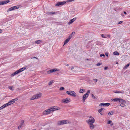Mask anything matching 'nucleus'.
<instances>
[{
	"label": "nucleus",
	"instance_id": "nucleus-1",
	"mask_svg": "<svg viewBox=\"0 0 130 130\" xmlns=\"http://www.w3.org/2000/svg\"><path fill=\"white\" fill-rule=\"evenodd\" d=\"M66 93L69 95L72 96L74 97L76 96V93L74 91H67Z\"/></svg>",
	"mask_w": 130,
	"mask_h": 130
},
{
	"label": "nucleus",
	"instance_id": "nucleus-2",
	"mask_svg": "<svg viewBox=\"0 0 130 130\" xmlns=\"http://www.w3.org/2000/svg\"><path fill=\"white\" fill-rule=\"evenodd\" d=\"M69 121L67 120H63L60 121H58V125H63L65 124H67L68 123Z\"/></svg>",
	"mask_w": 130,
	"mask_h": 130
},
{
	"label": "nucleus",
	"instance_id": "nucleus-3",
	"mask_svg": "<svg viewBox=\"0 0 130 130\" xmlns=\"http://www.w3.org/2000/svg\"><path fill=\"white\" fill-rule=\"evenodd\" d=\"M90 93V90L88 91L87 92L83 95V101L85 102V99L88 97Z\"/></svg>",
	"mask_w": 130,
	"mask_h": 130
},
{
	"label": "nucleus",
	"instance_id": "nucleus-4",
	"mask_svg": "<svg viewBox=\"0 0 130 130\" xmlns=\"http://www.w3.org/2000/svg\"><path fill=\"white\" fill-rule=\"evenodd\" d=\"M90 118L91 119H89L88 121V123L89 124L91 125V124H93V123L94 122L95 120L92 117H90Z\"/></svg>",
	"mask_w": 130,
	"mask_h": 130
},
{
	"label": "nucleus",
	"instance_id": "nucleus-5",
	"mask_svg": "<svg viewBox=\"0 0 130 130\" xmlns=\"http://www.w3.org/2000/svg\"><path fill=\"white\" fill-rule=\"evenodd\" d=\"M20 6H13L9 8L7 10V12L10 11L15 9H17L19 8Z\"/></svg>",
	"mask_w": 130,
	"mask_h": 130
},
{
	"label": "nucleus",
	"instance_id": "nucleus-6",
	"mask_svg": "<svg viewBox=\"0 0 130 130\" xmlns=\"http://www.w3.org/2000/svg\"><path fill=\"white\" fill-rule=\"evenodd\" d=\"M58 70L56 68L52 69L47 72V73L48 74H50L53 72L57 71Z\"/></svg>",
	"mask_w": 130,
	"mask_h": 130
},
{
	"label": "nucleus",
	"instance_id": "nucleus-7",
	"mask_svg": "<svg viewBox=\"0 0 130 130\" xmlns=\"http://www.w3.org/2000/svg\"><path fill=\"white\" fill-rule=\"evenodd\" d=\"M66 3L65 1H64L63 2H57L56 4L55 5L59 6L60 5H62Z\"/></svg>",
	"mask_w": 130,
	"mask_h": 130
},
{
	"label": "nucleus",
	"instance_id": "nucleus-8",
	"mask_svg": "<svg viewBox=\"0 0 130 130\" xmlns=\"http://www.w3.org/2000/svg\"><path fill=\"white\" fill-rule=\"evenodd\" d=\"M51 110H50V109L46 110L43 111V114L44 115H46L50 114L51 113Z\"/></svg>",
	"mask_w": 130,
	"mask_h": 130
},
{
	"label": "nucleus",
	"instance_id": "nucleus-9",
	"mask_svg": "<svg viewBox=\"0 0 130 130\" xmlns=\"http://www.w3.org/2000/svg\"><path fill=\"white\" fill-rule=\"evenodd\" d=\"M70 101V99L69 98H67L64 99L62 100V103H68Z\"/></svg>",
	"mask_w": 130,
	"mask_h": 130
},
{
	"label": "nucleus",
	"instance_id": "nucleus-10",
	"mask_svg": "<svg viewBox=\"0 0 130 130\" xmlns=\"http://www.w3.org/2000/svg\"><path fill=\"white\" fill-rule=\"evenodd\" d=\"M110 105L109 103H101L99 104V106H108Z\"/></svg>",
	"mask_w": 130,
	"mask_h": 130
},
{
	"label": "nucleus",
	"instance_id": "nucleus-11",
	"mask_svg": "<svg viewBox=\"0 0 130 130\" xmlns=\"http://www.w3.org/2000/svg\"><path fill=\"white\" fill-rule=\"evenodd\" d=\"M77 19V18L76 17H75L73 19L70 20L69 22L68 23V25H70L73 22L75 21Z\"/></svg>",
	"mask_w": 130,
	"mask_h": 130
},
{
	"label": "nucleus",
	"instance_id": "nucleus-12",
	"mask_svg": "<svg viewBox=\"0 0 130 130\" xmlns=\"http://www.w3.org/2000/svg\"><path fill=\"white\" fill-rule=\"evenodd\" d=\"M10 1L9 0L5 1H0V5H2L4 4H6L9 2Z\"/></svg>",
	"mask_w": 130,
	"mask_h": 130
},
{
	"label": "nucleus",
	"instance_id": "nucleus-13",
	"mask_svg": "<svg viewBox=\"0 0 130 130\" xmlns=\"http://www.w3.org/2000/svg\"><path fill=\"white\" fill-rule=\"evenodd\" d=\"M120 102L121 103L120 106L121 107H124L125 105L124 103H125V101L123 99V100H121Z\"/></svg>",
	"mask_w": 130,
	"mask_h": 130
},
{
	"label": "nucleus",
	"instance_id": "nucleus-14",
	"mask_svg": "<svg viewBox=\"0 0 130 130\" xmlns=\"http://www.w3.org/2000/svg\"><path fill=\"white\" fill-rule=\"evenodd\" d=\"M112 100L114 102L119 101L120 102L121 100H123V99L119 98H115L113 99H112Z\"/></svg>",
	"mask_w": 130,
	"mask_h": 130
},
{
	"label": "nucleus",
	"instance_id": "nucleus-15",
	"mask_svg": "<svg viewBox=\"0 0 130 130\" xmlns=\"http://www.w3.org/2000/svg\"><path fill=\"white\" fill-rule=\"evenodd\" d=\"M104 110V108H101L99 109L98 110V111L100 114L102 115L103 112H103Z\"/></svg>",
	"mask_w": 130,
	"mask_h": 130
},
{
	"label": "nucleus",
	"instance_id": "nucleus-16",
	"mask_svg": "<svg viewBox=\"0 0 130 130\" xmlns=\"http://www.w3.org/2000/svg\"><path fill=\"white\" fill-rule=\"evenodd\" d=\"M56 108H55V106L54 107H50V110H51V112H52L53 111L56 110Z\"/></svg>",
	"mask_w": 130,
	"mask_h": 130
},
{
	"label": "nucleus",
	"instance_id": "nucleus-17",
	"mask_svg": "<svg viewBox=\"0 0 130 130\" xmlns=\"http://www.w3.org/2000/svg\"><path fill=\"white\" fill-rule=\"evenodd\" d=\"M20 73L19 72V70H18L17 71H16L15 72H14V73H12V74L11 75V76H13L14 75H16V74Z\"/></svg>",
	"mask_w": 130,
	"mask_h": 130
},
{
	"label": "nucleus",
	"instance_id": "nucleus-18",
	"mask_svg": "<svg viewBox=\"0 0 130 130\" xmlns=\"http://www.w3.org/2000/svg\"><path fill=\"white\" fill-rule=\"evenodd\" d=\"M26 69V67H25L23 68H22L21 69H20L18 70L19 71V72L20 73L22 72V71H23L25 69Z\"/></svg>",
	"mask_w": 130,
	"mask_h": 130
},
{
	"label": "nucleus",
	"instance_id": "nucleus-19",
	"mask_svg": "<svg viewBox=\"0 0 130 130\" xmlns=\"http://www.w3.org/2000/svg\"><path fill=\"white\" fill-rule=\"evenodd\" d=\"M70 39V38L69 37L65 41L64 45L67 44L69 41Z\"/></svg>",
	"mask_w": 130,
	"mask_h": 130
},
{
	"label": "nucleus",
	"instance_id": "nucleus-20",
	"mask_svg": "<svg viewBox=\"0 0 130 130\" xmlns=\"http://www.w3.org/2000/svg\"><path fill=\"white\" fill-rule=\"evenodd\" d=\"M41 93H40L39 94H37L35 95L36 99H38L41 97Z\"/></svg>",
	"mask_w": 130,
	"mask_h": 130
},
{
	"label": "nucleus",
	"instance_id": "nucleus-21",
	"mask_svg": "<svg viewBox=\"0 0 130 130\" xmlns=\"http://www.w3.org/2000/svg\"><path fill=\"white\" fill-rule=\"evenodd\" d=\"M90 128L91 129H93L94 128L95 126L93 124L90 125L89 126Z\"/></svg>",
	"mask_w": 130,
	"mask_h": 130
},
{
	"label": "nucleus",
	"instance_id": "nucleus-22",
	"mask_svg": "<svg viewBox=\"0 0 130 130\" xmlns=\"http://www.w3.org/2000/svg\"><path fill=\"white\" fill-rule=\"evenodd\" d=\"M75 34V32H73L70 35L69 38H70L71 39V38L74 36Z\"/></svg>",
	"mask_w": 130,
	"mask_h": 130
},
{
	"label": "nucleus",
	"instance_id": "nucleus-23",
	"mask_svg": "<svg viewBox=\"0 0 130 130\" xmlns=\"http://www.w3.org/2000/svg\"><path fill=\"white\" fill-rule=\"evenodd\" d=\"M9 103L11 104L13 103H15V101H14L13 99L11 100H10V101L9 102Z\"/></svg>",
	"mask_w": 130,
	"mask_h": 130
},
{
	"label": "nucleus",
	"instance_id": "nucleus-24",
	"mask_svg": "<svg viewBox=\"0 0 130 130\" xmlns=\"http://www.w3.org/2000/svg\"><path fill=\"white\" fill-rule=\"evenodd\" d=\"M42 42V41L41 40H38L35 41V43L37 44H39L41 43Z\"/></svg>",
	"mask_w": 130,
	"mask_h": 130
},
{
	"label": "nucleus",
	"instance_id": "nucleus-25",
	"mask_svg": "<svg viewBox=\"0 0 130 130\" xmlns=\"http://www.w3.org/2000/svg\"><path fill=\"white\" fill-rule=\"evenodd\" d=\"M130 63H129L128 64H127L125 65L124 67V69H126L127 67L130 65Z\"/></svg>",
	"mask_w": 130,
	"mask_h": 130
},
{
	"label": "nucleus",
	"instance_id": "nucleus-26",
	"mask_svg": "<svg viewBox=\"0 0 130 130\" xmlns=\"http://www.w3.org/2000/svg\"><path fill=\"white\" fill-rule=\"evenodd\" d=\"M121 8H116L114 9V10L116 11H118Z\"/></svg>",
	"mask_w": 130,
	"mask_h": 130
},
{
	"label": "nucleus",
	"instance_id": "nucleus-27",
	"mask_svg": "<svg viewBox=\"0 0 130 130\" xmlns=\"http://www.w3.org/2000/svg\"><path fill=\"white\" fill-rule=\"evenodd\" d=\"M113 54L116 55H119V53L117 51H115L114 52Z\"/></svg>",
	"mask_w": 130,
	"mask_h": 130
},
{
	"label": "nucleus",
	"instance_id": "nucleus-28",
	"mask_svg": "<svg viewBox=\"0 0 130 130\" xmlns=\"http://www.w3.org/2000/svg\"><path fill=\"white\" fill-rule=\"evenodd\" d=\"M84 91V89H81L80 90L79 92L80 93H83Z\"/></svg>",
	"mask_w": 130,
	"mask_h": 130
},
{
	"label": "nucleus",
	"instance_id": "nucleus-29",
	"mask_svg": "<svg viewBox=\"0 0 130 130\" xmlns=\"http://www.w3.org/2000/svg\"><path fill=\"white\" fill-rule=\"evenodd\" d=\"M36 99V96L35 95L33 96L31 98V100H33L34 99Z\"/></svg>",
	"mask_w": 130,
	"mask_h": 130
},
{
	"label": "nucleus",
	"instance_id": "nucleus-30",
	"mask_svg": "<svg viewBox=\"0 0 130 130\" xmlns=\"http://www.w3.org/2000/svg\"><path fill=\"white\" fill-rule=\"evenodd\" d=\"M114 113V112H113L112 111H111V112H109L108 113V115H109L110 116L112 115Z\"/></svg>",
	"mask_w": 130,
	"mask_h": 130
},
{
	"label": "nucleus",
	"instance_id": "nucleus-31",
	"mask_svg": "<svg viewBox=\"0 0 130 130\" xmlns=\"http://www.w3.org/2000/svg\"><path fill=\"white\" fill-rule=\"evenodd\" d=\"M9 88L11 90H13V86H9Z\"/></svg>",
	"mask_w": 130,
	"mask_h": 130
},
{
	"label": "nucleus",
	"instance_id": "nucleus-32",
	"mask_svg": "<svg viewBox=\"0 0 130 130\" xmlns=\"http://www.w3.org/2000/svg\"><path fill=\"white\" fill-rule=\"evenodd\" d=\"M53 80H52V81H50L49 82V83H48L49 85H51L52 84V83H53Z\"/></svg>",
	"mask_w": 130,
	"mask_h": 130
},
{
	"label": "nucleus",
	"instance_id": "nucleus-33",
	"mask_svg": "<svg viewBox=\"0 0 130 130\" xmlns=\"http://www.w3.org/2000/svg\"><path fill=\"white\" fill-rule=\"evenodd\" d=\"M24 122V121L23 120H22L21 121V125H21L22 126L23 125V123Z\"/></svg>",
	"mask_w": 130,
	"mask_h": 130
},
{
	"label": "nucleus",
	"instance_id": "nucleus-34",
	"mask_svg": "<svg viewBox=\"0 0 130 130\" xmlns=\"http://www.w3.org/2000/svg\"><path fill=\"white\" fill-rule=\"evenodd\" d=\"M92 98L94 99H96V98L95 97V96L93 94H92Z\"/></svg>",
	"mask_w": 130,
	"mask_h": 130
},
{
	"label": "nucleus",
	"instance_id": "nucleus-35",
	"mask_svg": "<svg viewBox=\"0 0 130 130\" xmlns=\"http://www.w3.org/2000/svg\"><path fill=\"white\" fill-rule=\"evenodd\" d=\"M112 121L110 120L107 122V124H110L112 123Z\"/></svg>",
	"mask_w": 130,
	"mask_h": 130
},
{
	"label": "nucleus",
	"instance_id": "nucleus-36",
	"mask_svg": "<svg viewBox=\"0 0 130 130\" xmlns=\"http://www.w3.org/2000/svg\"><path fill=\"white\" fill-rule=\"evenodd\" d=\"M100 57H102V56H103V57H105V55L103 54H100Z\"/></svg>",
	"mask_w": 130,
	"mask_h": 130
},
{
	"label": "nucleus",
	"instance_id": "nucleus-37",
	"mask_svg": "<svg viewBox=\"0 0 130 130\" xmlns=\"http://www.w3.org/2000/svg\"><path fill=\"white\" fill-rule=\"evenodd\" d=\"M119 93H124V91L123 90H121V91H119Z\"/></svg>",
	"mask_w": 130,
	"mask_h": 130
},
{
	"label": "nucleus",
	"instance_id": "nucleus-38",
	"mask_svg": "<svg viewBox=\"0 0 130 130\" xmlns=\"http://www.w3.org/2000/svg\"><path fill=\"white\" fill-rule=\"evenodd\" d=\"M47 14H48V15H51V12H45Z\"/></svg>",
	"mask_w": 130,
	"mask_h": 130
},
{
	"label": "nucleus",
	"instance_id": "nucleus-39",
	"mask_svg": "<svg viewBox=\"0 0 130 130\" xmlns=\"http://www.w3.org/2000/svg\"><path fill=\"white\" fill-rule=\"evenodd\" d=\"M64 87H61L60 88V90H64Z\"/></svg>",
	"mask_w": 130,
	"mask_h": 130
},
{
	"label": "nucleus",
	"instance_id": "nucleus-40",
	"mask_svg": "<svg viewBox=\"0 0 130 130\" xmlns=\"http://www.w3.org/2000/svg\"><path fill=\"white\" fill-rule=\"evenodd\" d=\"M74 0H67V2H71L72 1H73Z\"/></svg>",
	"mask_w": 130,
	"mask_h": 130
},
{
	"label": "nucleus",
	"instance_id": "nucleus-41",
	"mask_svg": "<svg viewBox=\"0 0 130 130\" xmlns=\"http://www.w3.org/2000/svg\"><path fill=\"white\" fill-rule=\"evenodd\" d=\"M102 64V63H98V64H96V65L97 66H99L101 65Z\"/></svg>",
	"mask_w": 130,
	"mask_h": 130
},
{
	"label": "nucleus",
	"instance_id": "nucleus-42",
	"mask_svg": "<svg viewBox=\"0 0 130 130\" xmlns=\"http://www.w3.org/2000/svg\"><path fill=\"white\" fill-rule=\"evenodd\" d=\"M123 22V21H120L118 23V24H120L121 23H122Z\"/></svg>",
	"mask_w": 130,
	"mask_h": 130
},
{
	"label": "nucleus",
	"instance_id": "nucleus-43",
	"mask_svg": "<svg viewBox=\"0 0 130 130\" xmlns=\"http://www.w3.org/2000/svg\"><path fill=\"white\" fill-rule=\"evenodd\" d=\"M6 104V105L7 106H8L10 105V104L9 103V102H8Z\"/></svg>",
	"mask_w": 130,
	"mask_h": 130
},
{
	"label": "nucleus",
	"instance_id": "nucleus-44",
	"mask_svg": "<svg viewBox=\"0 0 130 130\" xmlns=\"http://www.w3.org/2000/svg\"><path fill=\"white\" fill-rule=\"evenodd\" d=\"M101 36L102 37H103V38H105V37L104 36V34H101Z\"/></svg>",
	"mask_w": 130,
	"mask_h": 130
},
{
	"label": "nucleus",
	"instance_id": "nucleus-45",
	"mask_svg": "<svg viewBox=\"0 0 130 130\" xmlns=\"http://www.w3.org/2000/svg\"><path fill=\"white\" fill-rule=\"evenodd\" d=\"M119 91H115L114 92L116 93H119Z\"/></svg>",
	"mask_w": 130,
	"mask_h": 130
},
{
	"label": "nucleus",
	"instance_id": "nucleus-46",
	"mask_svg": "<svg viewBox=\"0 0 130 130\" xmlns=\"http://www.w3.org/2000/svg\"><path fill=\"white\" fill-rule=\"evenodd\" d=\"M105 55L107 57H108V53H105Z\"/></svg>",
	"mask_w": 130,
	"mask_h": 130
},
{
	"label": "nucleus",
	"instance_id": "nucleus-47",
	"mask_svg": "<svg viewBox=\"0 0 130 130\" xmlns=\"http://www.w3.org/2000/svg\"><path fill=\"white\" fill-rule=\"evenodd\" d=\"M3 107H4V108L7 106L6 104L4 105H3Z\"/></svg>",
	"mask_w": 130,
	"mask_h": 130
},
{
	"label": "nucleus",
	"instance_id": "nucleus-48",
	"mask_svg": "<svg viewBox=\"0 0 130 130\" xmlns=\"http://www.w3.org/2000/svg\"><path fill=\"white\" fill-rule=\"evenodd\" d=\"M51 12V14H55V12Z\"/></svg>",
	"mask_w": 130,
	"mask_h": 130
},
{
	"label": "nucleus",
	"instance_id": "nucleus-49",
	"mask_svg": "<svg viewBox=\"0 0 130 130\" xmlns=\"http://www.w3.org/2000/svg\"><path fill=\"white\" fill-rule=\"evenodd\" d=\"M21 125H19V126L18 127V129H19L20 128L22 127Z\"/></svg>",
	"mask_w": 130,
	"mask_h": 130
},
{
	"label": "nucleus",
	"instance_id": "nucleus-50",
	"mask_svg": "<svg viewBox=\"0 0 130 130\" xmlns=\"http://www.w3.org/2000/svg\"><path fill=\"white\" fill-rule=\"evenodd\" d=\"M3 108H4L3 107V106H1V107H0V110L2 109Z\"/></svg>",
	"mask_w": 130,
	"mask_h": 130
},
{
	"label": "nucleus",
	"instance_id": "nucleus-51",
	"mask_svg": "<svg viewBox=\"0 0 130 130\" xmlns=\"http://www.w3.org/2000/svg\"><path fill=\"white\" fill-rule=\"evenodd\" d=\"M93 80L95 83H96L98 80L97 79H94Z\"/></svg>",
	"mask_w": 130,
	"mask_h": 130
},
{
	"label": "nucleus",
	"instance_id": "nucleus-52",
	"mask_svg": "<svg viewBox=\"0 0 130 130\" xmlns=\"http://www.w3.org/2000/svg\"><path fill=\"white\" fill-rule=\"evenodd\" d=\"M32 58H36L37 59H38V58H37L35 57H32L31 58V59H32Z\"/></svg>",
	"mask_w": 130,
	"mask_h": 130
},
{
	"label": "nucleus",
	"instance_id": "nucleus-53",
	"mask_svg": "<svg viewBox=\"0 0 130 130\" xmlns=\"http://www.w3.org/2000/svg\"><path fill=\"white\" fill-rule=\"evenodd\" d=\"M13 99L14 100V101H15H15H17L18 100V99L17 98H15Z\"/></svg>",
	"mask_w": 130,
	"mask_h": 130
},
{
	"label": "nucleus",
	"instance_id": "nucleus-54",
	"mask_svg": "<svg viewBox=\"0 0 130 130\" xmlns=\"http://www.w3.org/2000/svg\"><path fill=\"white\" fill-rule=\"evenodd\" d=\"M56 110H58L60 109V108L59 107H58L57 108H56Z\"/></svg>",
	"mask_w": 130,
	"mask_h": 130
},
{
	"label": "nucleus",
	"instance_id": "nucleus-55",
	"mask_svg": "<svg viewBox=\"0 0 130 130\" xmlns=\"http://www.w3.org/2000/svg\"><path fill=\"white\" fill-rule=\"evenodd\" d=\"M108 68V67H104V69L105 70H106Z\"/></svg>",
	"mask_w": 130,
	"mask_h": 130
},
{
	"label": "nucleus",
	"instance_id": "nucleus-56",
	"mask_svg": "<svg viewBox=\"0 0 130 130\" xmlns=\"http://www.w3.org/2000/svg\"><path fill=\"white\" fill-rule=\"evenodd\" d=\"M3 32V30L2 29H0V33H2Z\"/></svg>",
	"mask_w": 130,
	"mask_h": 130
},
{
	"label": "nucleus",
	"instance_id": "nucleus-57",
	"mask_svg": "<svg viewBox=\"0 0 130 130\" xmlns=\"http://www.w3.org/2000/svg\"><path fill=\"white\" fill-rule=\"evenodd\" d=\"M123 12L124 13V14H125L126 15H127V14L126 12L124 11Z\"/></svg>",
	"mask_w": 130,
	"mask_h": 130
},
{
	"label": "nucleus",
	"instance_id": "nucleus-58",
	"mask_svg": "<svg viewBox=\"0 0 130 130\" xmlns=\"http://www.w3.org/2000/svg\"><path fill=\"white\" fill-rule=\"evenodd\" d=\"M74 68V67H72L71 68V70H73V69Z\"/></svg>",
	"mask_w": 130,
	"mask_h": 130
},
{
	"label": "nucleus",
	"instance_id": "nucleus-59",
	"mask_svg": "<svg viewBox=\"0 0 130 130\" xmlns=\"http://www.w3.org/2000/svg\"><path fill=\"white\" fill-rule=\"evenodd\" d=\"M118 2V1H113V2L115 3H117Z\"/></svg>",
	"mask_w": 130,
	"mask_h": 130
},
{
	"label": "nucleus",
	"instance_id": "nucleus-60",
	"mask_svg": "<svg viewBox=\"0 0 130 130\" xmlns=\"http://www.w3.org/2000/svg\"><path fill=\"white\" fill-rule=\"evenodd\" d=\"M121 15H122V16H124V15H123V13H122Z\"/></svg>",
	"mask_w": 130,
	"mask_h": 130
},
{
	"label": "nucleus",
	"instance_id": "nucleus-61",
	"mask_svg": "<svg viewBox=\"0 0 130 130\" xmlns=\"http://www.w3.org/2000/svg\"><path fill=\"white\" fill-rule=\"evenodd\" d=\"M66 66H69V65L68 64H67Z\"/></svg>",
	"mask_w": 130,
	"mask_h": 130
},
{
	"label": "nucleus",
	"instance_id": "nucleus-62",
	"mask_svg": "<svg viewBox=\"0 0 130 130\" xmlns=\"http://www.w3.org/2000/svg\"><path fill=\"white\" fill-rule=\"evenodd\" d=\"M98 44V42H96V44Z\"/></svg>",
	"mask_w": 130,
	"mask_h": 130
},
{
	"label": "nucleus",
	"instance_id": "nucleus-63",
	"mask_svg": "<svg viewBox=\"0 0 130 130\" xmlns=\"http://www.w3.org/2000/svg\"><path fill=\"white\" fill-rule=\"evenodd\" d=\"M108 36H110V35H108Z\"/></svg>",
	"mask_w": 130,
	"mask_h": 130
},
{
	"label": "nucleus",
	"instance_id": "nucleus-64",
	"mask_svg": "<svg viewBox=\"0 0 130 130\" xmlns=\"http://www.w3.org/2000/svg\"><path fill=\"white\" fill-rule=\"evenodd\" d=\"M117 63V64L118 63V62H117V63Z\"/></svg>",
	"mask_w": 130,
	"mask_h": 130
}]
</instances>
